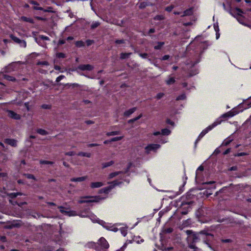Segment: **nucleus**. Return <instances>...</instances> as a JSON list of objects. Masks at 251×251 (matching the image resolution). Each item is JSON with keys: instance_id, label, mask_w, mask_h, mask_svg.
<instances>
[{"instance_id": "20e7f679", "label": "nucleus", "mask_w": 251, "mask_h": 251, "mask_svg": "<svg viewBox=\"0 0 251 251\" xmlns=\"http://www.w3.org/2000/svg\"><path fill=\"white\" fill-rule=\"evenodd\" d=\"M242 106L243 105L242 104H239L237 107L233 108L230 111H228L222 115L219 118H220L222 122L223 120H222V118H226L233 117L234 116L238 114L240 112H241L243 111V109H240Z\"/></svg>"}, {"instance_id": "6e6d98bb", "label": "nucleus", "mask_w": 251, "mask_h": 251, "mask_svg": "<svg viewBox=\"0 0 251 251\" xmlns=\"http://www.w3.org/2000/svg\"><path fill=\"white\" fill-rule=\"evenodd\" d=\"M174 7L173 6H168L166 8H165V10L167 11H168V12H170L172 10V9H173Z\"/></svg>"}, {"instance_id": "f03ea898", "label": "nucleus", "mask_w": 251, "mask_h": 251, "mask_svg": "<svg viewBox=\"0 0 251 251\" xmlns=\"http://www.w3.org/2000/svg\"><path fill=\"white\" fill-rule=\"evenodd\" d=\"M79 216L82 218L88 217L89 218L93 223H97L102 226L104 228L108 230L116 232L118 231V228L115 226L114 225H112L111 224L106 223L104 221L100 220L97 217L96 215L91 212L90 211L87 209L85 211H81L79 214Z\"/></svg>"}, {"instance_id": "7c9ffc66", "label": "nucleus", "mask_w": 251, "mask_h": 251, "mask_svg": "<svg viewBox=\"0 0 251 251\" xmlns=\"http://www.w3.org/2000/svg\"><path fill=\"white\" fill-rule=\"evenodd\" d=\"M164 45V42H158L157 45L154 46V49L155 50H159L162 48V47Z\"/></svg>"}, {"instance_id": "864d4df0", "label": "nucleus", "mask_w": 251, "mask_h": 251, "mask_svg": "<svg viewBox=\"0 0 251 251\" xmlns=\"http://www.w3.org/2000/svg\"><path fill=\"white\" fill-rule=\"evenodd\" d=\"M35 18L38 20H41V21H45L47 20V18H45V17H39V16H37L35 17Z\"/></svg>"}, {"instance_id": "f257e3e1", "label": "nucleus", "mask_w": 251, "mask_h": 251, "mask_svg": "<svg viewBox=\"0 0 251 251\" xmlns=\"http://www.w3.org/2000/svg\"><path fill=\"white\" fill-rule=\"evenodd\" d=\"M128 171L124 173L123 172H116L110 173L108 177V179H111L115 178V180L112 182H108L109 185L107 187L103 188L99 190L100 194L104 193L107 195L116 186H120L123 182L126 181L127 183L129 182V179L127 178L128 176Z\"/></svg>"}, {"instance_id": "bb28decb", "label": "nucleus", "mask_w": 251, "mask_h": 251, "mask_svg": "<svg viewBox=\"0 0 251 251\" xmlns=\"http://www.w3.org/2000/svg\"><path fill=\"white\" fill-rule=\"evenodd\" d=\"M192 13H193L192 9H188L183 12V14L181 15V16L190 15L192 14Z\"/></svg>"}, {"instance_id": "5701e85b", "label": "nucleus", "mask_w": 251, "mask_h": 251, "mask_svg": "<svg viewBox=\"0 0 251 251\" xmlns=\"http://www.w3.org/2000/svg\"><path fill=\"white\" fill-rule=\"evenodd\" d=\"M114 162L113 161H110L108 162L103 163H102V168H105L109 167V166L112 165L114 164Z\"/></svg>"}, {"instance_id": "7ed1b4c3", "label": "nucleus", "mask_w": 251, "mask_h": 251, "mask_svg": "<svg viewBox=\"0 0 251 251\" xmlns=\"http://www.w3.org/2000/svg\"><path fill=\"white\" fill-rule=\"evenodd\" d=\"M222 120L220 118H217L216 121L211 125L208 126L206 128L203 129L201 133L200 134L198 139L195 142V146H196L197 143L209 131L211 130L213 128L216 127L217 126L221 124Z\"/></svg>"}, {"instance_id": "603ef678", "label": "nucleus", "mask_w": 251, "mask_h": 251, "mask_svg": "<svg viewBox=\"0 0 251 251\" xmlns=\"http://www.w3.org/2000/svg\"><path fill=\"white\" fill-rule=\"evenodd\" d=\"M39 38L43 40H49V38L44 35H40Z\"/></svg>"}, {"instance_id": "5fc2aeb1", "label": "nucleus", "mask_w": 251, "mask_h": 251, "mask_svg": "<svg viewBox=\"0 0 251 251\" xmlns=\"http://www.w3.org/2000/svg\"><path fill=\"white\" fill-rule=\"evenodd\" d=\"M75 154V152L74 151H69L65 153V155L69 156H73Z\"/></svg>"}, {"instance_id": "37998d69", "label": "nucleus", "mask_w": 251, "mask_h": 251, "mask_svg": "<svg viewBox=\"0 0 251 251\" xmlns=\"http://www.w3.org/2000/svg\"><path fill=\"white\" fill-rule=\"evenodd\" d=\"M164 19V17L162 15H157L154 17L155 20H162Z\"/></svg>"}, {"instance_id": "e2e57ef3", "label": "nucleus", "mask_w": 251, "mask_h": 251, "mask_svg": "<svg viewBox=\"0 0 251 251\" xmlns=\"http://www.w3.org/2000/svg\"><path fill=\"white\" fill-rule=\"evenodd\" d=\"M93 41L90 40H88L86 41L87 45L88 46H90L93 43Z\"/></svg>"}, {"instance_id": "bf43d9fd", "label": "nucleus", "mask_w": 251, "mask_h": 251, "mask_svg": "<svg viewBox=\"0 0 251 251\" xmlns=\"http://www.w3.org/2000/svg\"><path fill=\"white\" fill-rule=\"evenodd\" d=\"M167 123L168 124H170L171 125H172V126H174L175 125V123L174 122L171 121L169 119H168L166 121Z\"/></svg>"}, {"instance_id": "a18cd8bd", "label": "nucleus", "mask_w": 251, "mask_h": 251, "mask_svg": "<svg viewBox=\"0 0 251 251\" xmlns=\"http://www.w3.org/2000/svg\"><path fill=\"white\" fill-rule=\"evenodd\" d=\"M40 163L42 164H52L53 162L49 161L41 160Z\"/></svg>"}, {"instance_id": "f704fd0d", "label": "nucleus", "mask_w": 251, "mask_h": 251, "mask_svg": "<svg viewBox=\"0 0 251 251\" xmlns=\"http://www.w3.org/2000/svg\"><path fill=\"white\" fill-rule=\"evenodd\" d=\"M37 132L39 134L42 135H45L47 134V132L45 130L43 129H37Z\"/></svg>"}, {"instance_id": "4be33fe9", "label": "nucleus", "mask_w": 251, "mask_h": 251, "mask_svg": "<svg viewBox=\"0 0 251 251\" xmlns=\"http://www.w3.org/2000/svg\"><path fill=\"white\" fill-rule=\"evenodd\" d=\"M136 109V108L135 107L132 108L125 112L124 115L125 116L128 117L129 115H130L131 114L134 112Z\"/></svg>"}, {"instance_id": "680f3d73", "label": "nucleus", "mask_w": 251, "mask_h": 251, "mask_svg": "<svg viewBox=\"0 0 251 251\" xmlns=\"http://www.w3.org/2000/svg\"><path fill=\"white\" fill-rule=\"evenodd\" d=\"M116 43V44H122V43H124V40H117L116 41H115Z\"/></svg>"}, {"instance_id": "4468645a", "label": "nucleus", "mask_w": 251, "mask_h": 251, "mask_svg": "<svg viewBox=\"0 0 251 251\" xmlns=\"http://www.w3.org/2000/svg\"><path fill=\"white\" fill-rule=\"evenodd\" d=\"M236 11L238 15L236 17V19L240 24L245 25L243 22V18L241 15V14L243 13V11L239 8L236 9Z\"/></svg>"}, {"instance_id": "9b49d317", "label": "nucleus", "mask_w": 251, "mask_h": 251, "mask_svg": "<svg viewBox=\"0 0 251 251\" xmlns=\"http://www.w3.org/2000/svg\"><path fill=\"white\" fill-rule=\"evenodd\" d=\"M171 131L168 128H164L161 130V131H156L153 132V135L154 136L158 135H169L171 133Z\"/></svg>"}, {"instance_id": "473e14b6", "label": "nucleus", "mask_w": 251, "mask_h": 251, "mask_svg": "<svg viewBox=\"0 0 251 251\" xmlns=\"http://www.w3.org/2000/svg\"><path fill=\"white\" fill-rule=\"evenodd\" d=\"M159 142L162 144H164L167 142V139L163 137L162 136H160L159 138Z\"/></svg>"}, {"instance_id": "0eeeda50", "label": "nucleus", "mask_w": 251, "mask_h": 251, "mask_svg": "<svg viewBox=\"0 0 251 251\" xmlns=\"http://www.w3.org/2000/svg\"><path fill=\"white\" fill-rule=\"evenodd\" d=\"M160 145L157 144H150L145 148V152L147 154L150 153L151 152H156L157 150L160 149Z\"/></svg>"}, {"instance_id": "774afa93", "label": "nucleus", "mask_w": 251, "mask_h": 251, "mask_svg": "<svg viewBox=\"0 0 251 251\" xmlns=\"http://www.w3.org/2000/svg\"><path fill=\"white\" fill-rule=\"evenodd\" d=\"M230 149H227L224 151V154H227L230 152Z\"/></svg>"}, {"instance_id": "49530a36", "label": "nucleus", "mask_w": 251, "mask_h": 251, "mask_svg": "<svg viewBox=\"0 0 251 251\" xmlns=\"http://www.w3.org/2000/svg\"><path fill=\"white\" fill-rule=\"evenodd\" d=\"M142 117V115H140L139 116H138V117L135 118H133L132 119H131L129 121V122L130 123H132L133 122H135L136 121H137V120L139 119L141 117Z\"/></svg>"}, {"instance_id": "423d86ee", "label": "nucleus", "mask_w": 251, "mask_h": 251, "mask_svg": "<svg viewBox=\"0 0 251 251\" xmlns=\"http://www.w3.org/2000/svg\"><path fill=\"white\" fill-rule=\"evenodd\" d=\"M22 65V63L20 62L12 63L5 68L4 72L7 73H10L17 71L21 68Z\"/></svg>"}, {"instance_id": "f3484780", "label": "nucleus", "mask_w": 251, "mask_h": 251, "mask_svg": "<svg viewBox=\"0 0 251 251\" xmlns=\"http://www.w3.org/2000/svg\"><path fill=\"white\" fill-rule=\"evenodd\" d=\"M87 178V176H83L78 177H73L71 178L70 180L72 182H82L86 180Z\"/></svg>"}, {"instance_id": "6e6552de", "label": "nucleus", "mask_w": 251, "mask_h": 251, "mask_svg": "<svg viewBox=\"0 0 251 251\" xmlns=\"http://www.w3.org/2000/svg\"><path fill=\"white\" fill-rule=\"evenodd\" d=\"M186 233L188 235L187 241L188 243H193L197 242L198 240V235L197 234L190 230H187Z\"/></svg>"}, {"instance_id": "c03bdc74", "label": "nucleus", "mask_w": 251, "mask_h": 251, "mask_svg": "<svg viewBox=\"0 0 251 251\" xmlns=\"http://www.w3.org/2000/svg\"><path fill=\"white\" fill-rule=\"evenodd\" d=\"M139 239H140V237H136L135 238V239H134V240L138 244H140V243H143L144 242V240L143 239H141L140 240H139Z\"/></svg>"}, {"instance_id": "a878e982", "label": "nucleus", "mask_w": 251, "mask_h": 251, "mask_svg": "<svg viewBox=\"0 0 251 251\" xmlns=\"http://www.w3.org/2000/svg\"><path fill=\"white\" fill-rule=\"evenodd\" d=\"M77 155L78 156H85L87 157H91V153L89 152H79L78 153Z\"/></svg>"}, {"instance_id": "b1692460", "label": "nucleus", "mask_w": 251, "mask_h": 251, "mask_svg": "<svg viewBox=\"0 0 251 251\" xmlns=\"http://www.w3.org/2000/svg\"><path fill=\"white\" fill-rule=\"evenodd\" d=\"M21 19L25 22H28V23H30L31 24L34 23L33 20L30 18H27V17H26L25 16H23L21 17Z\"/></svg>"}, {"instance_id": "052dcab7", "label": "nucleus", "mask_w": 251, "mask_h": 251, "mask_svg": "<svg viewBox=\"0 0 251 251\" xmlns=\"http://www.w3.org/2000/svg\"><path fill=\"white\" fill-rule=\"evenodd\" d=\"M170 57V56L169 55H165L163 56L162 58V60H168Z\"/></svg>"}, {"instance_id": "72a5a7b5", "label": "nucleus", "mask_w": 251, "mask_h": 251, "mask_svg": "<svg viewBox=\"0 0 251 251\" xmlns=\"http://www.w3.org/2000/svg\"><path fill=\"white\" fill-rule=\"evenodd\" d=\"M186 97L185 94H182L179 96H178L176 100H184L186 99Z\"/></svg>"}, {"instance_id": "69168bd1", "label": "nucleus", "mask_w": 251, "mask_h": 251, "mask_svg": "<svg viewBox=\"0 0 251 251\" xmlns=\"http://www.w3.org/2000/svg\"><path fill=\"white\" fill-rule=\"evenodd\" d=\"M42 107L44 109H48L50 108V106L47 104H43L42 105Z\"/></svg>"}, {"instance_id": "9d476101", "label": "nucleus", "mask_w": 251, "mask_h": 251, "mask_svg": "<svg viewBox=\"0 0 251 251\" xmlns=\"http://www.w3.org/2000/svg\"><path fill=\"white\" fill-rule=\"evenodd\" d=\"M59 208L60 209V211L66 215H68L69 216H74L76 215L75 212L74 211L69 210L68 209L61 206L59 207Z\"/></svg>"}, {"instance_id": "de8ad7c7", "label": "nucleus", "mask_w": 251, "mask_h": 251, "mask_svg": "<svg viewBox=\"0 0 251 251\" xmlns=\"http://www.w3.org/2000/svg\"><path fill=\"white\" fill-rule=\"evenodd\" d=\"M164 95V94L163 93H159L157 94L156 98L157 99L159 100L161 98H162Z\"/></svg>"}, {"instance_id": "6ab92c4d", "label": "nucleus", "mask_w": 251, "mask_h": 251, "mask_svg": "<svg viewBox=\"0 0 251 251\" xmlns=\"http://www.w3.org/2000/svg\"><path fill=\"white\" fill-rule=\"evenodd\" d=\"M243 106L241 107V109H243V110L244 109L249 108L251 107V97L246 102H245L244 103H241Z\"/></svg>"}, {"instance_id": "c9c22d12", "label": "nucleus", "mask_w": 251, "mask_h": 251, "mask_svg": "<svg viewBox=\"0 0 251 251\" xmlns=\"http://www.w3.org/2000/svg\"><path fill=\"white\" fill-rule=\"evenodd\" d=\"M119 134V131H112V132H109L106 133V135L108 136H114L116 135Z\"/></svg>"}, {"instance_id": "ddd939ff", "label": "nucleus", "mask_w": 251, "mask_h": 251, "mask_svg": "<svg viewBox=\"0 0 251 251\" xmlns=\"http://www.w3.org/2000/svg\"><path fill=\"white\" fill-rule=\"evenodd\" d=\"M8 116L15 120H19L21 119L20 115L15 113L12 110H7Z\"/></svg>"}, {"instance_id": "aec40b11", "label": "nucleus", "mask_w": 251, "mask_h": 251, "mask_svg": "<svg viewBox=\"0 0 251 251\" xmlns=\"http://www.w3.org/2000/svg\"><path fill=\"white\" fill-rule=\"evenodd\" d=\"M175 81V78L171 75H169L168 78L165 80L166 84L168 85L174 84Z\"/></svg>"}, {"instance_id": "58836bf2", "label": "nucleus", "mask_w": 251, "mask_h": 251, "mask_svg": "<svg viewBox=\"0 0 251 251\" xmlns=\"http://www.w3.org/2000/svg\"><path fill=\"white\" fill-rule=\"evenodd\" d=\"M100 25V23L98 22H94L91 25L92 28H95Z\"/></svg>"}, {"instance_id": "412c9836", "label": "nucleus", "mask_w": 251, "mask_h": 251, "mask_svg": "<svg viewBox=\"0 0 251 251\" xmlns=\"http://www.w3.org/2000/svg\"><path fill=\"white\" fill-rule=\"evenodd\" d=\"M203 170V168L202 166H200L197 170L196 172V180H198L200 177V173Z\"/></svg>"}, {"instance_id": "39448f33", "label": "nucleus", "mask_w": 251, "mask_h": 251, "mask_svg": "<svg viewBox=\"0 0 251 251\" xmlns=\"http://www.w3.org/2000/svg\"><path fill=\"white\" fill-rule=\"evenodd\" d=\"M104 198L105 197H101L100 196L84 197L81 198L80 200H79L78 201V202L79 203H83L93 202H98L100 200H103Z\"/></svg>"}, {"instance_id": "13d9d810", "label": "nucleus", "mask_w": 251, "mask_h": 251, "mask_svg": "<svg viewBox=\"0 0 251 251\" xmlns=\"http://www.w3.org/2000/svg\"><path fill=\"white\" fill-rule=\"evenodd\" d=\"M126 247V245L125 244L123 245L122 247H121L119 250H117L116 251H124Z\"/></svg>"}, {"instance_id": "cd10ccee", "label": "nucleus", "mask_w": 251, "mask_h": 251, "mask_svg": "<svg viewBox=\"0 0 251 251\" xmlns=\"http://www.w3.org/2000/svg\"><path fill=\"white\" fill-rule=\"evenodd\" d=\"M43 12H50V13H54V11L53 10V8L52 7H48L46 8H43V9L42 10Z\"/></svg>"}, {"instance_id": "2f4dec72", "label": "nucleus", "mask_w": 251, "mask_h": 251, "mask_svg": "<svg viewBox=\"0 0 251 251\" xmlns=\"http://www.w3.org/2000/svg\"><path fill=\"white\" fill-rule=\"evenodd\" d=\"M75 45L76 47L80 48V47H84L85 45V43H84V42H83L82 41H79L76 42Z\"/></svg>"}, {"instance_id": "09e8293b", "label": "nucleus", "mask_w": 251, "mask_h": 251, "mask_svg": "<svg viewBox=\"0 0 251 251\" xmlns=\"http://www.w3.org/2000/svg\"><path fill=\"white\" fill-rule=\"evenodd\" d=\"M56 56L58 58H64L65 57V54L62 52L57 53Z\"/></svg>"}, {"instance_id": "338daca9", "label": "nucleus", "mask_w": 251, "mask_h": 251, "mask_svg": "<svg viewBox=\"0 0 251 251\" xmlns=\"http://www.w3.org/2000/svg\"><path fill=\"white\" fill-rule=\"evenodd\" d=\"M246 155V153H245V152H241V153H237L236 155L237 156H243V155Z\"/></svg>"}, {"instance_id": "ea45409f", "label": "nucleus", "mask_w": 251, "mask_h": 251, "mask_svg": "<svg viewBox=\"0 0 251 251\" xmlns=\"http://www.w3.org/2000/svg\"><path fill=\"white\" fill-rule=\"evenodd\" d=\"M25 176L28 178V179H34V180H35L36 178L33 175H31V174H25L24 175Z\"/></svg>"}, {"instance_id": "4d7b16f0", "label": "nucleus", "mask_w": 251, "mask_h": 251, "mask_svg": "<svg viewBox=\"0 0 251 251\" xmlns=\"http://www.w3.org/2000/svg\"><path fill=\"white\" fill-rule=\"evenodd\" d=\"M140 56L143 58H146L148 56V54L147 53H139Z\"/></svg>"}, {"instance_id": "8fccbe9b", "label": "nucleus", "mask_w": 251, "mask_h": 251, "mask_svg": "<svg viewBox=\"0 0 251 251\" xmlns=\"http://www.w3.org/2000/svg\"><path fill=\"white\" fill-rule=\"evenodd\" d=\"M38 65H48L49 63L47 61H40L37 63Z\"/></svg>"}, {"instance_id": "dca6fc26", "label": "nucleus", "mask_w": 251, "mask_h": 251, "mask_svg": "<svg viewBox=\"0 0 251 251\" xmlns=\"http://www.w3.org/2000/svg\"><path fill=\"white\" fill-rule=\"evenodd\" d=\"M4 143L12 147H16L17 146V141L13 139L7 138L4 140Z\"/></svg>"}, {"instance_id": "393cba45", "label": "nucleus", "mask_w": 251, "mask_h": 251, "mask_svg": "<svg viewBox=\"0 0 251 251\" xmlns=\"http://www.w3.org/2000/svg\"><path fill=\"white\" fill-rule=\"evenodd\" d=\"M232 141V139L230 138V137H228L227 138H226V139H225L223 143H222V145L223 146H227L228 145H229L230 144V143Z\"/></svg>"}, {"instance_id": "1a4fd4ad", "label": "nucleus", "mask_w": 251, "mask_h": 251, "mask_svg": "<svg viewBox=\"0 0 251 251\" xmlns=\"http://www.w3.org/2000/svg\"><path fill=\"white\" fill-rule=\"evenodd\" d=\"M9 196L10 198H16L18 196L22 195V194L21 193H7L5 189L4 188L3 191H0V195L2 197H4L5 196V195Z\"/></svg>"}, {"instance_id": "4c0bfd02", "label": "nucleus", "mask_w": 251, "mask_h": 251, "mask_svg": "<svg viewBox=\"0 0 251 251\" xmlns=\"http://www.w3.org/2000/svg\"><path fill=\"white\" fill-rule=\"evenodd\" d=\"M123 138V136H119V137H115L114 138H112L110 140V141L111 142H115L117 141L121 140Z\"/></svg>"}, {"instance_id": "2eb2a0df", "label": "nucleus", "mask_w": 251, "mask_h": 251, "mask_svg": "<svg viewBox=\"0 0 251 251\" xmlns=\"http://www.w3.org/2000/svg\"><path fill=\"white\" fill-rule=\"evenodd\" d=\"M104 184L103 182L100 181H94L91 182L90 184V187L92 189H95V188H99L102 186H103Z\"/></svg>"}, {"instance_id": "c85d7f7f", "label": "nucleus", "mask_w": 251, "mask_h": 251, "mask_svg": "<svg viewBox=\"0 0 251 251\" xmlns=\"http://www.w3.org/2000/svg\"><path fill=\"white\" fill-rule=\"evenodd\" d=\"M127 227H122L120 228V231L121 234L124 236H126L127 234Z\"/></svg>"}, {"instance_id": "0e129e2a", "label": "nucleus", "mask_w": 251, "mask_h": 251, "mask_svg": "<svg viewBox=\"0 0 251 251\" xmlns=\"http://www.w3.org/2000/svg\"><path fill=\"white\" fill-rule=\"evenodd\" d=\"M99 146V145L97 144H90L88 145V147H95V146Z\"/></svg>"}, {"instance_id": "a19ab883", "label": "nucleus", "mask_w": 251, "mask_h": 251, "mask_svg": "<svg viewBox=\"0 0 251 251\" xmlns=\"http://www.w3.org/2000/svg\"><path fill=\"white\" fill-rule=\"evenodd\" d=\"M21 47L25 48L26 46V43L25 41L21 40L20 43L19 44Z\"/></svg>"}, {"instance_id": "e433bc0d", "label": "nucleus", "mask_w": 251, "mask_h": 251, "mask_svg": "<svg viewBox=\"0 0 251 251\" xmlns=\"http://www.w3.org/2000/svg\"><path fill=\"white\" fill-rule=\"evenodd\" d=\"M11 39L16 43H18V44H19L20 41H21V39H20L19 38H18V37H15L13 35H11Z\"/></svg>"}, {"instance_id": "79ce46f5", "label": "nucleus", "mask_w": 251, "mask_h": 251, "mask_svg": "<svg viewBox=\"0 0 251 251\" xmlns=\"http://www.w3.org/2000/svg\"><path fill=\"white\" fill-rule=\"evenodd\" d=\"M213 26H214L215 31L219 32V26H218V23L217 22H216L214 24Z\"/></svg>"}, {"instance_id": "f8f14e48", "label": "nucleus", "mask_w": 251, "mask_h": 251, "mask_svg": "<svg viewBox=\"0 0 251 251\" xmlns=\"http://www.w3.org/2000/svg\"><path fill=\"white\" fill-rule=\"evenodd\" d=\"M93 69V67L89 64H82L78 66L77 69L81 71H91Z\"/></svg>"}, {"instance_id": "3c124183", "label": "nucleus", "mask_w": 251, "mask_h": 251, "mask_svg": "<svg viewBox=\"0 0 251 251\" xmlns=\"http://www.w3.org/2000/svg\"><path fill=\"white\" fill-rule=\"evenodd\" d=\"M65 76L63 75H61L58 76L56 79V81L58 82L60 81Z\"/></svg>"}, {"instance_id": "a211bd4d", "label": "nucleus", "mask_w": 251, "mask_h": 251, "mask_svg": "<svg viewBox=\"0 0 251 251\" xmlns=\"http://www.w3.org/2000/svg\"><path fill=\"white\" fill-rule=\"evenodd\" d=\"M30 3L33 5V9L36 10H42L43 8L39 6V4L36 1L31 0Z\"/></svg>"}, {"instance_id": "c756f323", "label": "nucleus", "mask_w": 251, "mask_h": 251, "mask_svg": "<svg viewBox=\"0 0 251 251\" xmlns=\"http://www.w3.org/2000/svg\"><path fill=\"white\" fill-rule=\"evenodd\" d=\"M131 54V53H122L121 54V58L122 59L127 58Z\"/></svg>"}]
</instances>
